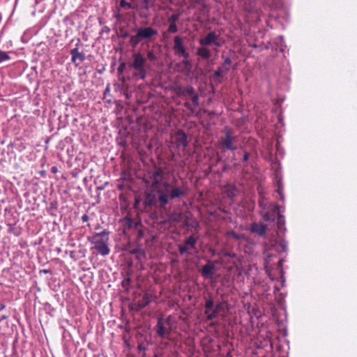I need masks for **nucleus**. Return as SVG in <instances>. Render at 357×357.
Masks as SVG:
<instances>
[{"label":"nucleus","mask_w":357,"mask_h":357,"mask_svg":"<svg viewBox=\"0 0 357 357\" xmlns=\"http://www.w3.org/2000/svg\"><path fill=\"white\" fill-rule=\"evenodd\" d=\"M199 43L202 46L215 45L217 47L222 46V43L219 40V35L215 31H210L204 37L199 40Z\"/></svg>","instance_id":"8"},{"label":"nucleus","mask_w":357,"mask_h":357,"mask_svg":"<svg viewBox=\"0 0 357 357\" xmlns=\"http://www.w3.org/2000/svg\"><path fill=\"white\" fill-rule=\"evenodd\" d=\"M146 56V59H148L151 62H154L158 60V56L155 55L153 50H149L147 52Z\"/></svg>","instance_id":"22"},{"label":"nucleus","mask_w":357,"mask_h":357,"mask_svg":"<svg viewBox=\"0 0 357 357\" xmlns=\"http://www.w3.org/2000/svg\"><path fill=\"white\" fill-rule=\"evenodd\" d=\"M185 38V37L176 36L174 38L173 50L176 56L184 58L183 63L187 68H190L191 66L190 63L188 61V59L190 58V53L187 51L186 47L184 45Z\"/></svg>","instance_id":"4"},{"label":"nucleus","mask_w":357,"mask_h":357,"mask_svg":"<svg viewBox=\"0 0 357 357\" xmlns=\"http://www.w3.org/2000/svg\"><path fill=\"white\" fill-rule=\"evenodd\" d=\"M138 349H139V350H143V351H144V350H145V347H144L143 345L139 344V345L138 346Z\"/></svg>","instance_id":"42"},{"label":"nucleus","mask_w":357,"mask_h":357,"mask_svg":"<svg viewBox=\"0 0 357 357\" xmlns=\"http://www.w3.org/2000/svg\"><path fill=\"white\" fill-rule=\"evenodd\" d=\"M135 35L130 36L129 41L130 46L133 48L136 47L139 43L142 42L141 38L138 36L137 31H135Z\"/></svg>","instance_id":"20"},{"label":"nucleus","mask_w":357,"mask_h":357,"mask_svg":"<svg viewBox=\"0 0 357 357\" xmlns=\"http://www.w3.org/2000/svg\"><path fill=\"white\" fill-rule=\"evenodd\" d=\"M197 54L203 59H208L211 57V51L206 46L198 47Z\"/></svg>","instance_id":"15"},{"label":"nucleus","mask_w":357,"mask_h":357,"mask_svg":"<svg viewBox=\"0 0 357 357\" xmlns=\"http://www.w3.org/2000/svg\"><path fill=\"white\" fill-rule=\"evenodd\" d=\"M71 61L75 66H78L80 63L85 60V54L79 51L77 47H75L70 50Z\"/></svg>","instance_id":"9"},{"label":"nucleus","mask_w":357,"mask_h":357,"mask_svg":"<svg viewBox=\"0 0 357 357\" xmlns=\"http://www.w3.org/2000/svg\"><path fill=\"white\" fill-rule=\"evenodd\" d=\"M215 266L213 264L210 262L202 266L201 272L202 275L204 278L211 276L214 273Z\"/></svg>","instance_id":"16"},{"label":"nucleus","mask_w":357,"mask_h":357,"mask_svg":"<svg viewBox=\"0 0 357 357\" xmlns=\"http://www.w3.org/2000/svg\"><path fill=\"white\" fill-rule=\"evenodd\" d=\"M135 31H137L138 36L146 43L153 41L158 35V30L152 26H140L137 28Z\"/></svg>","instance_id":"6"},{"label":"nucleus","mask_w":357,"mask_h":357,"mask_svg":"<svg viewBox=\"0 0 357 357\" xmlns=\"http://www.w3.org/2000/svg\"><path fill=\"white\" fill-rule=\"evenodd\" d=\"M128 68L130 70H134L132 78L135 80H144L149 65L146 62V59L141 53L137 52L132 54V61L128 63Z\"/></svg>","instance_id":"2"},{"label":"nucleus","mask_w":357,"mask_h":357,"mask_svg":"<svg viewBox=\"0 0 357 357\" xmlns=\"http://www.w3.org/2000/svg\"><path fill=\"white\" fill-rule=\"evenodd\" d=\"M222 58L224 59V62L222 63V66L229 67L231 64V60L229 57L225 56L224 54H222Z\"/></svg>","instance_id":"27"},{"label":"nucleus","mask_w":357,"mask_h":357,"mask_svg":"<svg viewBox=\"0 0 357 357\" xmlns=\"http://www.w3.org/2000/svg\"><path fill=\"white\" fill-rule=\"evenodd\" d=\"M278 211V206H272L270 211L266 212L264 214H263V219L265 221H274Z\"/></svg>","instance_id":"13"},{"label":"nucleus","mask_w":357,"mask_h":357,"mask_svg":"<svg viewBox=\"0 0 357 357\" xmlns=\"http://www.w3.org/2000/svg\"><path fill=\"white\" fill-rule=\"evenodd\" d=\"M214 307V302L212 299L206 300L205 304V310L204 313L206 314V317L208 315V313H211V310Z\"/></svg>","instance_id":"21"},{"label":"nucleus","mask_w":357,"mask_h":357,"mask_svg":"<svg viewBox=\"0 0 357 357\" xmlns=\"http://www.w3.org/2000/svg\"><path fill=\"white\" fill-rule=\"evenodd\" d=\"M225 256H229V257H230V256H231V255H230V254H229V253H227H227H225Z\"/></svg>","instance_id":"50"},{"label":"nucleus","mask_w":357,"mask_h":357,"mask_svg":"<svg viewBox=\"0 0 357 357\" xmlns=\"http://www.w3.org/2000/svg\"><path fill=\"white\" fill-rule=\"evenodd\" d=\"M184 106L189 110H190L192 112H194L195 109L192 107V105L188 102H186L184 103Z\"/></svg>","instance_id":"34"},{"label":"nucleus","mask_w":357,"mask_h":357,"mask_svg":"<svg viewBox=\"0 0 357 357\" xmlns=\"http://www.w3.org/2000/svg\"><path fill=\"white\" fill-rule=\"evenodd\" d=\"M197 240V237L191 235L185 240L183 245L186 247L188 250L190 249H195Z\"/></svg>","instance_id":"17"},{"label":"nucleus","mask_w":357,"mask_h":357,"mask_svg":"<svg viewBox=\"0 0 357 357\" xmlns=\"http://www.w3.org/2000/svg\"><path fill=\"white\" fill-rule=\"evenodd\" d=\"M283 261H284V259H280L279 261H278V267L282 268V264H283Z\"/></svg>","instance_id":"41"},{"label":"nucleus","mask_w":357,"mask_h":357,"mask_svg":"<svg viewBox=\"0 0 357 357\" xmlns=\"http://www.w3.org/2000/svg\"><path fill=\"white\" fill-rule=\"evenodd\" d=\"M142 236H143V231H139V232H138V237L141 238Z\"/></svg>","instance_id":"44"},{"label":"nucleus","mask_w":357,"mask_h":357,"mask_svg":"<svg viewBox=\"0 0 357 357\" xmlns=\"http://www.w3.org/2000/svg\"><path fill=\"white\" fill-rule=\"evenodd\" d=\"M119 79H120L121 81H122L123 82H124L126 81V79H125V77H122L121 78H119Z\"/></svg>","instance_id":"47"},{"label":"nucleus","mask_w":357,"mask_h":357,"mask_svg":"<svg viewBox=\"0 0 357 357\" xmlns=\"http://www.w3.org/2000/svg\"><path fill=\"white\" fill-rule=\"evenodd\" d=\"M179 19V14H173L172 16H170L168 19V22L169 23H176V22Z\"/></svg>","instance_id":"30"},{"label":"nucleus","mask_w":357,"mask_h":357,"mask_svg":"<svg viewBox=\"0 0 357 357\" xmlns=\"http://www.w3.org/2000/svg\"><path fill=\"white\" fill-rule=\"evenodd\" d=\"M273 256L272 254H267V258L269 259Z\"/></svg>","instance_id":"49"},{"label":"nucleus","mask_w":357,"mask_h":357,"mask_svg":"<svg viewBox=\"0 0 357 357\" xmlns=\"http://www.w3.org/2000/svg\"><path fill=\"white\" fill-rule=\"evenodd\" d=\"M229 234H230V236H231L235 239H239L240 238V236L238 234H236V232H234V231H231L229 233Z\"/></svg>","instance_id":"37"},{"label":"nucleus","mask_w":357,"mask_h":357,"mask_svg":"<svg viewBox=\"0 0 357 357\" xmlns=\"http://www.w3.org/2000/svg\"><path fill=\"white\" fill-rule=\"evenodd\" d=\"M7 317H7L6 315H3V316L1 317V320L6 319H7Z\"/></svg>","instance_id":"46"},{"label":"nucleus","mask_w":357,"mask_h":357,"mask_svg":"<svg viewBox=\"0 0 357 357\" xmlns=\"http://www.w3.org/2000/svg\"><path fill=\"white\" fill-rule=\"evenodd\" d=\"M226 357H232L231 354L229 352L226 355Z\"/></svg>","instance_id":"48"},{"label":"nucleus","mask_w":357,"mask_h":357,"mask_svg":"<svg viewBox=\"0 0 357 357\" xmlns=\"http://www.w3.org/2000/svg\"><path fill=\"white\" fill-rule=\"evenodd\" d=\"M250 154L248 152H245L243 154V162H247L250 158Z\"/></svg>","instance_id":"36"},{"label":"nucleus","mask_w":357,"mask_h":357,"mask_svg":"<svg viewBox=\"0 0 357 357\" xmlns=\"http://www.w3.org/2000/svg\"><path fill=\"white\" fill-rule=\"evenodd\" d=\"M162 171L157 169L152 176L153 183L151 190L146 193L145 204L157 208L165 209L169 201L185 195L183 188L174 185L167 181L160 182Z\"/></svg>","instance_id":"1"},{"label":"nucleus","mask_w":357,"mask_h":357,"mask_svg":"<svg viewBox=\"0 0 357 357\" xmlns=\"http://www.w3.org/2000/svg\"><path fill=\"white\" fill-rule=\"evenodd\" d=\"M175 140L177 146H181L183 149H185L188 145V137L182 130H178L176 132Z\"/></svg>","instance_id":"11"},{"label":"nucleus","mask_w":357,"mask_h":357,"mask_svg":"<svg viewBox=\"0 0 357 357\" xmlns=\"http://www.w3.org/2000/svg\"><path fill=\"white\" fill-rule=\"evenodd\" d=\"M191 100H192V105L194 107H196L199 106V96H198V95L195 94V95L192 96L191 97Z\"/></svg>","instance_id":"29"},{"label":"nucleus","mask_w":357,"mask_h":357,"mask_svg":"<svg viewBox=\"0 0 357 357\" xmlns=\"http://www.w3.org/2000/svg\"><path fill=\"white\" fill-rule=\"evenodd\" d=\"M229 70V67H226L225 70H223L220 67H219L213 73L212 76V79L216 84H220L222 82V78L224 77L225 74Z\"/></svg>","instance_id":"12"},{"label":"nucleus","mask_w":357,"mask_h":357,"mask_svg":"<svg viewBox=\"0 0 357 357\" xmlns=\"http://www.w3.org/2000/svg\"><path fill=\"white\" fill-rule=\"evenodd\" d=\"M126 66V63H121L119 65V68H118V69H117V72H118V73H122L123 72V70H125Z\"/></svg>","instance_id":"32"},{"label":"nucleus","mask_w":357,"mask_h":357,"mask_svg":"<svg viewBox=\"0 0 357 357\" xmlns=\"http://www.w3.org/2000/svg\"><path fill=\"white\" fill-rule=\"evenodd\" d=\"M114 16L117 19H119L121 17V15L119 13H115Z\"/></svg>","instance_id":"43"},{"label":"nucleus","mask_w":357,"mask_h":357,"mask_svg":"<svg viewBox=\"0 0 357 357\" xmlns=\"http://www.w3.org/2000/svg\"><path fill=\"white\" fill-rule=\"evenodd\" d=\"M150 303L149 297L147 294H145L142 300L139 301V305L140 307H144Z\"/></svg>","instance_id":"25"},{"label":"nucleus","mask_w":357,"mask_h":357,"mask_svg":"<svg viewBox=\"0 0 357 357\" xmlns=\"http://www.w3.org/2000/svg\"><path fill=\"white\" fill-rule=\"evenodd\" d=\"M165 324L168 326L166 327L164 320L162 317L158 319V322L155 326L156 334L160 338H165L171 334V323L170 317L165 320Z\"/></svg>","instance_id":"7"},{"label":"nucleus","mask_w":357,"mask_h":357,"mask_svg":"<svg viewBox=\"0 0 357 357\" xmlns=\"http://www.w3.org/2000/svg\"><path fill=\"white\" fill-rule=\"evenodd\" d=\"M277 215H278V218H277L278 229L280 231H282L283 230L286 229L284 227V225H285L284 216L281 215L279 211L278 212Z\"/></svg>","instance_id":"18"},{"label":"nucleus","mask_w":357,"mask_h":357,"mask_svg":"<svg viewBox=\"0 0 357 357\" xmlns=\"http://www.w3.org/2000/svg\"><path fill=\"white\" fill-rule=\"evenodd\" d=\"M178 31L176 23H169L167 29V32L169 33H174Z\"/></svg>","instance_id":"26"},{"label":"nucleus","mask_w":357,"mask_h":357,"mask_svg":"<svg viewBox=\"0 0 357 357\" xmlns=\"http://www.w3.org/2000/svg\"><path fill=\"white\" fill-rule=\"evenodd\" d=\"M269 250L275 251L279 254L287 252L288 250L287 242L284 239L280 241H274L271 244Z\"/></svg>","instance_id":"10"},{"label":"nucleus","mask_w":357,"mask_h":357,"mask_svg":"<svg viewBox=\"0 0 357 357\" xmlns=\"http://www.w3.org/2000/svg\"><path fill=\"white\" fill-rule=\"evenodd\" d=\"M182 95H188L190 97L195 95V89L192 86H188L183 92Z\"/></svg>","instance_id":"23"},{"label":"nucleus","mask_w":357,"mask_h":357,"mask_svg":"<svg viewBox=\"0 0 357 357\" xmlns=\"http://www.w3.org/2000/svg\"><path fill=\"white\" fill-rule=\"evenodd\" d=\"M119 6L121 8L125 10H129L132 8V6L130 3L127 2L126 0H121L119 2Z\"/></svg>","instance_id":"24"},{"label":"nucleus","mask_w":357,"mask_h":357,"mask_svg":"<svg viewBox=\"0 0 357 357\" xmlns=\"http://www.w3.org/2000/svg\"><path fill=\"white\" fill-rule=\"evenodd\" d=\"M221 304H217L215 306L213 307V310H211V313H208V315L207 316L208 320H213L215 319L218 317V312L220 310Z\"/></svg>","instance_id":"19"},{"label":"nucleus","mask_w":357,"mask_h":357,"mask_svg":"<svg viewBox=\"0 0 357 357\" xmlns=\"http://www.w3.org/2000/svg\"><path fill=\"white\" fill-rule=\"evenodd\" d=\"M89 218L88 216V215L86 214H84L82 216V220L83 222H87L89 220Z\"/></svg>","instance_id":"38"},{"label":"nucleus","mask_w":357,"mask_h":357,"mask_svg":"<svg viewBox=\"0 0 357 357\" xmlns=\"http://www.w3.org/2000/svg\"><path fill=\"white\" fill-rule=\"evenodd\" d=\"M5 307H6V306H5V305H4V304H2V303H1V304H0V311H1V310H3V309L5 308Z\"/></svg>","instance_id":"45"},{"label":"nucleus","mask_w":357,"mask_h":357,"mask_svg":"<svg viewBox=\"0 0 357 357\" xmlns=\"http://www.w3.org/2000/svg\"><path fill=\"white\" fill-rule=\"evenodd\" d=\"M178 250L181 255H184L185 253H189L188 250L183 245H178Z\"/></svg>","instance_id":"31"},{"label":"nucleus","mask_w":357,"mask_h":357,"mask_svg":"<svg viewBox=\"0 0 357 357\" xmlns=\"http://www.w3.org/2000/svg\"><path fill=\"white\" fill-rule=\"evenodd\" d=\"M9 59H10V56L7 52L0 51V63L3 62L4 61L8 60Z\"/></svg>","instance_id":"28"},{"label":"nucleus","mask_w":357,"mask_h":357,"mask_svg":"<svg viewBox=\"0 0 357 357\" xmlns=\"http://www.w3.org/2000/svg\"><path fill=\"white\" fill-rule=\"evenodd\" d=\"M267 226L257 223H253L251 226V231L253 233H257L259 236H263L266 234Z\"/></svg>","instance_id":"14"},{"label":"nucleus","mask_w":357,"mask_h":357,"mask_svg":"<svg viewBox=\"0 0 357 357\" xmlns=\"http://www.w3.org/2000/svg\"><path fill=\"white\" fill-rule=\"evenodd\" d=\"M109 231L104 229L99 233H95L93 235L87 237V240L93 245L92 249L96 250L102 256L108 255L110 249L108 247Z\"/></svg>","instance_id":"3"},{"label":"nucleus","mask_w":357,"mask_h":357,"mask_svg":"<svg viewBox=\"0 0 357 357\" xmlns=\"http://www.w3.org/2000/svg\"><path fill=\"white\" fill-rule=\"evenodd\" d=\"M278 192L280 194V199H284V196L282 195V190H281V188L279 187L278 189Z\"/></svg>","instance_id":"40"},{"label":"nucleus","mask_w":357,"mask_h":357,"mask_svg":"<svg viewBox=\"0 0 357 357\" xmlns=\"http://www.w3.org/2000/svg\"><path fill=\"white\" fill-rule=\"evenodd\" d=\"M57 172H58V169H57V167H56L54 166V167H52L51 168V172H52V173L55 174V173H56Z\"/></svg>","instance_id":"39"},{"label":"nucleus","mask_w":357,"mask_h":357,"mask_svg":"<svg viewBox=\"0 0 357 357\" xmlns=\"http://www.w3.org/2000/svg\"><path fill=\"white\" fill-rule=\"evenodd\" d=\"M132 254H139V255H144V252L143 250H142L141 249L139 248H136V249H134L132 252H131Z\"/></svg>","instance_id":"35"},{"label":"nucleus","mask_w":357,"mask_h":357,"mask_svg":"<svg viewBox=\"0 0 357 357\" xmlns=\"http://www.w3.org/2000/svg\"><path fill=\"white\" fill-rule=\"evenodd\" d=\"M130 283V279L129 278L125 279L122 282V286L124 288H128Z\"/></svg>","instance_id":"33"},{"label":"nucleus","mask_w":357,"mask_h":357,"mask_svg":"<svg viewBox=\"0 0 357 357\" xmlns=\"http://www.w3.org/2000/svg\"><path fill=\"white\" fill-rule=\"evenodd\" d=\"M225 135L219 139L220 148L223 151H235L237 150V137L233 135L230 129L225 128Z\"/></svg>","instance_id":"5"}]
</instances>
